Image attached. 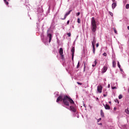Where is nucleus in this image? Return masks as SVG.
Wrapping results in <instances>:
<instances>
[{
  "mask_svg": "<svg viewBox=\"0 0 129 129\" xmlns=\"http://www.w3.org/2000/svg\"><path fill=\"white\" fill-rule=\"evenodd\" d=\"M59 101H62L66 106H69L70 103L72 104H74V101L67 95L64 96L63 98L62 96H59L57 98L56 102H59Z\"/></svg>",
  "mask_w": 129,
  "mask_h": 129,
  "instance_id": "1",
  "label": "nucleus"
},
{
  "mask_svg": "<svg viewBox=\"0 0 129 129\" xmlns=\"http://www.w3.org/2000/svg\"><path fill=\"white\" fill-rule=\"evenodd\" d=\"M91 25L92 31L93 32V33H95V32H96V29H97V26H96V21H95L94 17L92 18Z\"/></svg>",
  "mask_w": 129,
  "mask_h": 129,
  "instance_id": "2",
  "label": "nucleus"
},
{
  "mask_svg": "<svg viewBox=\"0 0 129 129\" xmlns=\"http://www.w3.org/2000/svg\"><path fill=\"white\" fill-rule=\"evenodd\" d=\"M59 53L61 57L62 60L64 59V55H63V48H60Z\"/></svg>",
  "mask_w": 129,
  "mask_h": 129,
  "instance_id": "3",
  "label": "nucleus"
},
{
  "mask_svg": "<svg viewBox=\"0 0 129 129\" xmlns=\"http://www.w3.org/2000/svg\"><path fill=\"white\" fill-rule=\"evenodd\" d=\"M103 87L101 86V85L98 86L97 87V91L99 92V93H101L102 92V89Z\"/></svg>",
  "mask_w": 129,
  "mask_h": 129,
  "instance_id": "4",
  "label": "nucleus"
},
{
  "mask_svg": "<svg viewBox=\"0 0 129 129\" xmlns=\"http://www.w3.org/2000/svg\"><path fill=\"white\" fill-rule=\"evenodd\" d=\"M72 12V10H70V11H69L68 13H67L63 18L61 19V20H66V18H67L68 16H69V15H70L71 13Z\"/></svg>",
  "mask_w": 129,
  "mask_h": 129,
  "instance_id": "5",
  "label": "nucleus"
},
{
  "mask_svg": "<svg viewBox=\"0 0 129 129\" xmlns=\"http://www.w3.org/2000/svg\"><path fill=\"white\" fill-rule=\"evenodd\" d=\"M95 43H96V39H95V37H94L92 41V46H95Z\"/></svg>",
  "mask_w": 129,
  "mask_h": 129,
  "instance_id": "6",
  "label": "nucleus"
},
{
  "mask_svg": "<svg viewBox=\"0 0 129 129\" xmlns=\"http://www.w3.org/2000/svg\"><path fill=\"white\" fill-rule=\"evenodd\" d=\"M47 37H48L49 38V43H50L52 40V34H51L50 33H48Z\"/></svg>",
  "mask_w": 129,
  "mask_h": 129,
  "instance_id": "7",
  "label": "nucleus"
},
{
  "mask_svg": "<svg viewBox=\"0 0 129 129\" xmlns=\"http://www.w3.org/2000/svg\"><path fill=\"white\" fill-rule=\"evenodd\" d=\"M107 70V67L104 66L103 69H102V73H105V72H106Z\"/></svg>",
  "mask_w": 129,
  "mask_h": 129,
  "instance_id": "8",
  "label": "nucleus"
},
{
  "mask_svg": "<svg viewBox=\"0 0 129 129\" xmlns=\"http://www.w3.org/2000/svg\"><path fill=\"white\" fill-rule=\"evenodd\" d=\"M103 106H104L105 109H110V107L109 106V105L107 104H103Z\"/></svg>",
  "mask_w": 129,
  "mask_h": 129,
  "instance_id": "9",
  "label": "nucleus"
},
{
  "mask_svg": "<svg viewBox=\"0 0 129 129\" xmlns=\"http://www.w3.org/2000/svg\"><path fill=\"white\" fill-rule=\"evenodd\" d=\"M70 107L71 110H72V111H74V112H75V111H76L75 108H74V107H73V106H70Z\"/></svg>",
  "mask_w": 129,
  "mask_h": 129,
  "instance_id": "10",
  "label": "nucleus"
},
{
  "mask_svg": "<svg viewBox=\"0 0 129 129\" xmlns=\"http://www.w3.org/2000/svg\"><path fill=\"white\" fill-rule=\"evenodd\" d=\"M115 66H116V62L114 60H113L112 67L114 68V67H115Z\"/></svg>",
  "mask_w": 129,
  "mask_h": 129,
  "instance_id": "11",
  "label": "nucleus"
},
{
  "mask_svg": "<svg viewBox=\"0 0 129 129\" xmlns=\"http://www.w3.org/2000/svg\"><path fill=\"white\" fill-rule=\"evenodd\" d=\"M115 7H116V3H113L112 4V8L113 9H115Z\"/></svg>",
  "mask_w": 129,
  "mask_h": 129,
  "instance_id": "12",
  "label": "nucleus"
},
{
  "mask_svg": "<svg viewBox=\"0 0 129 129\" xmlns=\"http://www.w3.org/2000/svg\"><path fill=\"white\" fill-rule=\"evenodd\" d=\"M71 52H72V54H73V55H74V53L75 52V47H73L72 48Z\"/></svg>",
  "mask_w": 129,
  "mask_h": 129,
  "instance_id": "13",
  "label": "nucleus"
},
{
  "mask_svg": "<svg viewBox=\"0 0 129 129\" xmlns=\"http://www.w3.org/2000/svg\"><path fill=\"white\" fill-rule=\"evenodd\" d=\"M101 116L102 117H104V113H103V111L101 110Z\"/></svg>",
  "mask_w": 129,
  "mask_h": 129,
  "instance_id": "14",
  "label": "nucleus"
},
{
  "mask_svg": "<svg viewBox=\"0 0 129 129\" xmlns=\"http://www.w3.org/2000/svg\"><path fill=\"white\" fill-rule=\"evenodd\" d=\"M93 46V52L94 54H95V45H92Z\"/></svg>",
  "mask_w": 129,
  "mask_h": 129,
  "instance_id": "15",
  "label": "nucleus"
},
{
  "mask_svg": "<svg viewBox=\"0 0 129 129\" xmlns=\"http://www.w3.org/2000/svg\"><path fill=\"white\" fill-rule=\"evenodd\" d=\"M125 112L127 114H129V111H128V109H125Z\"/></svg>",
  "mask_w": 129,
  "mask_h": 129,
  "instance_id": "16",
  "label": "nucleus"
},
{
  "mask_svg": "<svg viewBox=\"0 0 129 129\" xmlns=\"http://www.w3.org/2000/svg\"><path fill=\"white\" fill-rule=\"evenodd\" d=\"M4 1L6 5H7V6L9 5V3L7 1V0H4Z\"/></svg>",
  "mask_w": 129,
  "mask_h": 129,
  "instance_id": "17",
  "label": "nucleus"
},
{
  "mask_svg": "<svg viewBox=\"0 0 129 129\" xmlns=\"http://www.w3.org/2000/svg\"><path fill=\"white\" fill-rule=\"evenodd\" d=\"M117 66L119 69H120V64H119V61L117 62Z\"/></svg>",
  "mask_w": 129,
  "mask_h": 129,
  "instance_id": "18",
  "label": "nucleus"
},
{
  "mask_svg": "<svg viewBox=\"0 0 129 129\" xmlns=\"http://www.w3.org/2000/svg\"><path fill=\"white\" fill-rule=\"evenodd\" d=\"M94 63H95V64L92 65L93 67H95V66L96 65V64H97V62H96V60H95Z\"/></svg>",
  "mask_w": 129,
  "mask_h": 129,
  "instance_id": "19",
  "label": "nucleus"
},
{
  "mask_svg": "<svg viewBox=\"0 0 129 129\" xmlns=\"http://www.w3.org/2000/svg\"><path fill=\"white\" fill-rule=\"evenodd\" d=\"M109 14L111 15V17H113V14L111 12H109Z\"/></svg>",
  "mask_w": 129,
  "mask_h": 129,
  "instance_id": "20",
  "label": "nucleus"
},
{
  "mask_svg": "<svg viewBox=\"0 0 129 129\" xmlns=\"http://www.w3.org/2000/svg\"><path fill=\"white\" fill-rule=\"evenodd\" d=\"M118 98L119 99H121V98H122V95H119L118 96Z\"/></svg>",
  "mask_w": 129,
  "mask_h": 129,
  "instance_id": "21",
  "label": "nucleus"
},
{
  "mask_svg": "<svg viewBox=\"0 0 129 129\" xmlns=\"http://www.w3.org/2000/svg\"><path fill=\"white\" fill-rule=\"evenodd\" d=\"M125 8L128 9H129V4H126L125 6Z\"/></svg>",
  "mask_w": 129,
  "mask_h": 129,
  "instance_id": "22",
  "label": "nucleus"
},
{
  "mask_svg": "<svg viewBox=\"0 0 129 129\" xmlns=\"http://www.w3.org/2000/svg\"><path fill=\"white\" fill-rule=\"evenodd\" d=\"M113 30L115 34H117V31H116V29L115 28H114Z\"/></svg>",
  "mask_w": 129,
  "mask_h": 129,
  "instance_id": "23",
  "label": "nucleus"
},
{
  "mask_svg": "<svg viewBox=\"0 0 129 129\" xmlns=\"http://www.w3.org/2000/svg\"><path fill=\"white\" fill-rule=\"evenodd\" d=\"M67 35L68 37H71V33H68Z\"/></svg>",
  "mask_w": 129,
  "mask_h": 129,
  "instance_id": "24",
  "label": "nucleus"
},
{
  "mask_svg": "<svg viewBox=\"0 0 129 129\" xmlns=\"http://www.w3.org/2000/svg\"><path fill=\"white\" fill-rule=\"evenodd\" d=\"M103 56H104L105 57H106L107 54H106V52H104L103 54Z\"/></svg>",
  "mask_w": 129,
  "mask_h": 129,
  "instance_id": "25",
  "label": "nucleus"
},
{
  "mask_svg": "<svg viewBox=\"0 0 129 129\" xmlns=\"http://www.w3.org/2000/svg\"><path fill=\"white\" fill-rule=\"evenodd\" d=\"M80 67V64H79V62L78 63V65L77 66V68L78 69V68H79Z\"/></svg>",
  "mask_w": 129,
  "mask_h": 129,
  "instance_id": "26",
  "label": "nucleus"
},
{
  "mask_svg": "<svg viewBox=\"0 0 129 129\" xmlns=\"http://www.w3.org/2000/svg\"><path fill=\"white\" fill-rule=\"evenodd\" d=\"M77 22L79 23V24H80V19L78 18V21Z\"/></svg>",
  "mask_w": 129,
  "mask_h": 129,
  "instance_id": "27",
  "label": "nucleus"
},
{
  "mask_svg": "<svg viewBox=\"0 0 129 129\" xmlns=\"http://www.w3.org/2000/svg\"><path fill=\"white\" fill-rule=\"evenodd\" d=\"M74 58V54H72V60H73Z\"/></svg>",
  "mask_w": 129,
  "mask_h": 129,
  "instance_id": "28",
  "label": "nucleus"
},
{
  "mask_svg": "<svg viewBox=\"0 0 129 129\" xmlns=\"http://www.w3.org/2000/svg\"><path fill=\"white\" fill-rule=\"evenodd\" d=\"M84 71H85V68L86 67V66H85V62H84Z\"/></svg>",
  "mask_w": 129,
  "mask_h": 129,
  "instance_id": "29",
  "label": "nucleus"
},
{
  "mask_svg": "<svg viewBox=\"0 0 129 129\" xmlns=\"http://www.w3.org/2000/svg\"><path fill=\"white\" fill-rule=\"evenodd\" d=\"M77 83V84H79V85H82V83H79V82H78Z\"/></svg>",
  "mask_w": 129,
  "mask_h": 129,
  "instance_id": "30",
  "label": "nucleus"
},
{
  "mask_svg": "<svg viewBox=\"0 0 129 129\" xmlns=\"http://www.w3.org/2000/svg\"><path fill=\"white\" fill-rule=\"evenodd\" d=\"M112 89H116V87H112Z\"/></svg>",
  "mask_w": 129,
  "mask_h": 129,
  "instance_id": "31",
  "label": "nucleus"
},
{
  "mask_svg": "<svg viewBox=\"0 0 129 129\" xmlns=\"http://www.w3.org/2000/svg\"><path fill=\"white\" fill-rule=\"evenodd\" d=\"M79 15H80V12H78L77 13V16H79Z\"/></svg>",
  "mask_w": 129,
  "mask_h": 129,
  "instance_id": "32",
  "label": "nucleus"
},
{
  "mask_svg": "<svg viewBox=\"0 0 129 129\" xmlns=\"http://www.w3.org/2000/svg\"><path fill=\"white\" fill-rule=\"evenodd\" d=\"M69 23H70V21L68 20L67 23V25H69Z\"/></svg>",
  "mask_w": 129,
  "mask_h": 129,
  "instance_id": "33",
  "label": "nucleus"
},
{
  "mask_svg": "<svg viewBox=\"0 0 129 129\" xmlns=\"http://www.w3.org/2000/svg\"><path fill=\"white\" fill-rule=\"evenodd\" d=\"M108 88H110V84L108 85Z\"/></svg>",
  "mask_w": 129,
  "mask_h": 129,
  "instance_id": "34",
  "label": "nucleus"
},
{
  "mask_svg": "<svg viewBox=\"0 0 129 129\" xmlns=\"http://www.w3.org/2000/svg\"><path fill=\"white\" fill-rule=\"evenodd\" d=\"M100 120H101V118H99V119H98V122L99 121H100Z\"/></svg>",
  "mask_w": 129,
  "mask_h": 129,
  "instance_id": "35",
  "label": "nucleus"
},
{
  "mask_svg": "<svg viewBox=\"0 0 129 129\" xmlns=\"http://www.w3.org/2000/svg\"><path fill=\"white\" fill-rule=\"evenodd\" d=\"M98 46H99V44L97 43V44H96V47H98Z\"/></svg>",
  "mask_w": 129,
  "mask_h": 129,
  "instance_id": "36",
  "label": "nucleus"
},
{
  "mask_svg": "<svg viewBox=\"0 0 129 129\" xmlns=\"http://www.w3.org/2000/svg\"><path fill=\"white\" fill-rule=\"evenodd\" d=\"M107 95H106V94H103V96L104 97H106Z\"/></svg>",
  "mask_w": 129,
  "mask_h": 129,
  "instance_id": "37",
  "label": "nucleus"
},
{
  "mask_svg": "<svg viewBox=\"0 0 129 129\" xmlns=\"http://www.w3.org/2000/svg\"><path fill=\"white\" fill-rule=\"evenodd\" d=\"M114 110H115V109H116V108L114 107Z\"/></svg>",
  "mask_w": 129,
  "mask_h": 129,
  "instance_id": "38",
  "label": "nucleus"
},
{
  "mask_svg": "<svg viewBox=\"0 0 129 129\" xmlns=\"http://www.w3.org/2000/svg\"><path fill=\"white\" fill-rule=\"evenodd\" d=\"M127 29L129 30V26H127Z\"/></svg>",
  "mask_w": 129,
  "mask_h": 129,
  "instance_id": "39",
  "label": "nucleus"
},
{
  "mask_svg": "<svg viewBox=\"0 0 129 129\" xmlns=\"http://www.w3.org/2000/svg\"><path fill=\"white\" fill-rule=\"evenodd\" d=\"M109 103H111V102H109Z\"/></svg>",
  "mask_w": 129,
  "mask_h": 129,
  "instance_id": "40",
  "label": "nucleus"
}]
</instances>
